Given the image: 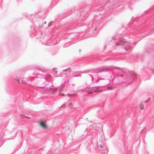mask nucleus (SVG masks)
Instances as JSON below:
<instances>
[{"label":"nucleus","instance_id":"obj_12","mask_svg":"<svg viewBox=\"0 0 154 154\" xmlns=\"http://www.w3.org/2000/svg\"><path fill=\"white\" fill-rule=\"evenodd\" d=\"M81 50H79V51L80 52H81Z\"/></svg>","mask_w":154,"mask_h":154},{"label":"nucleus","instance_id":"obj_11","mask_svg":"<svg viewBox=\"0 0 154 154\" xmlns=\"http://www.w3.org/2000/svg\"><path fill=\"white\" fill-rule=\"evenodd\" d=\"M46 23V21H45V22L44 23V24H45Z\"/></svg>","mask_w":154,"mask_h":154},{"label":"nucleus","instance_id":"obj_3","mask_svg":"<svg viewBox=\"0 0 154 154\" xmlns=\"http://www.w3.org/2000/svg\"><path fill=\"white\" fill-rule=\"evenodd\" d=\"M124 41H119L116 42V45L117 46L124 45Z\"/></svg>","mask_w":154,"mask_h":154},{"label":"nucleus","instance_id":"obj_10","mask_svg":"<svg viewBox=\"0 0 154 154\" xmlns=\"http://www.w3.org/2000/svg\"><path fill=\"white\" fill-rule=\"evenodd\" d=\"M88 94H92V92H89L88 93Z\"/></svg>","mask_w":154,"mask_h":154},{"label":"nucleus","instance_id":"obj_9","mask_svg":"<svg viewBox=\"0 0 154 154\" xmlns=\"http://www.w3.org/2000/svg\"><path fill=\"white\" fill-rule=\"evenodd\" d=\"M107 88L109 89H111L112 88V87L110 86L107 87Z\"/></svg>","mask_w":154,"mask_h":154},{"label":"nucleus","instance_id":"obj_5","mask_svg":"<svg viewBox=\"0 0 154 154\" xmlns=\"http://www.w3.org/2000/svg\"><path fill=\"white\" fill-rule=\"evenodd\" d=\"M140 107L141 109H143V105L141 104L140 105Z\"/></svg>","mask_w":154,"mask_h":154},{"label":"nucleus","instance_id":"obj_8","mask_svg":"<svg viewBox=\"0 0 154 154\" xmlns=\"http://www.w3.org/2000/svg\"><path fill=\"white\" fill-rule=\"evenodd\" d=\"M17 82L19 83H20V84H21V83H23L22 82H20L19 80V79H17Z\"/></svg>","mask_w":154,"mask_h":154},{"label":"nucleus","instance_id":"obj_1","mask_svg":"<svg viewBox=\"0 0 154 154\" xmlns=\"http://www.w3.org/2000/svg\"><path fill=\"white\" fill-rule=\"evenodd\" d=\"M39 125L42 129H46L48 128V125L46 122L41 121L39 124Z\"/></svg>","mask_w":154,"mask_h":154},{"label":"nucleus","instance_id":"obj_2","mask_svg":"<svg viewBox=\"0 0 154 154\" xmlns=\"http://www.w3.org/2000/svg\"><path fill=\"white\" fill-rule=\"evenodd\" d=\"M124 45H122V46H125L124 48L126 50H128L131 48V47H130L128 43L124 41Z\"/></svg>","mask_w":154,"mask_h":154},{"label":"nucleus","instance_id":"obj_7","mask_svg":"<svg viewBox=\"0 0 154 154\" xmlns=\"http://www.w3.org/2000/svg\"><path fill=\"white\" fill-rule=\"evenodd\" d=\"M98 147L99 148H100L101 149L103 147V146H102V145H98Z\"/></svg>","mask_w":154,"mask_h":154},{"label":"nucleus","instance_id":"obj_6","mask_svg":"<svg viewBox=\"0 0 154 154\" xmlns=\"http://www.w3.org/2000/svg\"><path fill=\"white\" fill-rule=\"evenodd\" d=\"M69 106L70 108H73V105L72 103H70L69 104Z\"/></svg>","mask_w":154,"mask_h":154},{"label":"nucleus","instance_id":"obj_4","mask_svg":"<svg viewBox=\"0 0 154 154\" xmlns=\"http://www.w3.org/2000/svg\"><path fill=\"white\" fill-rule=\"evenodd\" d=\"M21 119H23V118H28V119H29V117H28L26 116H25V115H21Z\"/></svg>","mask_w":154,"mask_h":154}]
</instances>
